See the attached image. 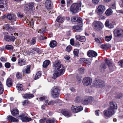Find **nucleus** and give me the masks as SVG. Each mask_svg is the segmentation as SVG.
Segmentation results:
<instances>
[{
	"mask_svg": "<svg viewBox=\"0 0 123 123\" xmlns=\"http://www.w3.org/2000/svg\"><path fill=\"white\" fill-rule=\"evenodd\" d=\"M61 89L58 86H54L51 89L52 96L54 98H56L59 97L60 91Z\"/></svg>",
	"mask_w": 123,
	"mask_h": 123,
	"instance_id": "4",
	"label": "nucleus"
},
{
	"mask_svg": "<svg viewBox=\"0 0 123 123\" xmlns=\"http://www.w3.org/2000/svg\"><path fill=\"white\" fill-rule=\"evenodd\" d=\"M80 61L81 62H84V63H88V59L86 58H80Z\"/></svg>",
	"mask_w": 123,
	"mask_h": 123,
	"instance_id": "40",
	"label": "nucleus"
},
{
	"mask_svg": "<svg viewBox=\"0 0 123 123\" xmlns=\"http://www.w3.org/2000/svg\"><path fill=\"white\" fill-rule=\"evenodd\" d=\"M80 98L78 97L77 96L76 97L75 100V101L76 103H78L80 101Z\"/></svg>",
	"mask_w": 123,
	"mask_h": 123,
	"instance_id": "55",
	"label": "nucleus"
},
{
	"mask_svg": "<svg viewBox=\"0 0 123 123\" xmlns=\"http://www.w3.org/2000/svg\"><path fill=\"white\" fill-rule=\"evenodd\" d=\"M53 66V68L55 71L52 77L55 79L57 77L63 74L64 72V68L62 64L57 62H55Z\"/></svg>",
	"mask_w": 123,
	"mask_h": 123,
	"instance_id": "1",
	"label": "nucleus"
},
{
	"mask_svg": "<svg viewBox=\"0 0 123 123\" xmlns=\"http://www.w3.org/2000/svg\"><path fill=\"white\" fill-rule=\"evenodd\" d=\"M5 48L9 50L13 49V47L11 45H7L6 46Z\"/></svg>",
	"mask_w": 123,
	"mask_h": 123,
	"instance_id": "45",
	"label": "nucleus"
},
{
	"mask_svg": "<svg viewBox=\"0 0 123 123\" xmlns=\"http://www.w3.org/2000/svg\"><path fill=\"white\" fill-rule=\"evenodd\" d=\"M92 82V79L90 77H85L83 80V85L86 86L90 85Z\"/></svg>",
	"mask_w": 123,
	"mask_h": 123,
	"instance_id": "10",
	"label": "nucleus"
},
{
	"mask_svg": "<svg viewBox=\"0 0 123 123\" xmlns=\"http://www.w3.org/2000/svg\"><path fill=\"white\" fill-rule=\"evenodd\" d=\"M72 49V47L70 45L68 46L66 48V50L68 52H69Z\"/></svg>",
	"mask_w": 123,
	"mask_h": 123,
	"instance_id": "49",
	"label": "nucleus"
},
{
	"mask_svg": "<svg viewBox=\"0 0 123 123\" xmlns=\"http://www.w3.org/2000/svg\"><path fill=\"white\" fill-rule=\"evenodd\" d=\"M5 67L7 68H9L11 66L10 64V63L9 62H6L5 64Z\"/></svg>",
	"mask_w": 123,
	"mask_h": 123,
	"instance_id": "54",
	"label": "nucleus"
},
{
	"mask_svg": "<svg viewBox=\"0 0 123 123\" xmlns=\"http://www.w3.org/2000/svg\"><path fill=\"white\" fill-rule=\"evenodd\" d=\"M11 112L12 115L14 116L18 115L19 113V111L17 109H13L11 111Z\"/></svg>",
	"mask_w": 123,
	"mask_h": 123,
	"instance_id": "30",
	"label": "nucleus"
},
{
	"mask_svg": "<svg viewBox=\"0 0 123 123\" xmlns=\"http://www.w3.org/2000/svg\"><path fill=\"white\" fill-rule=\"evenodd\" d=\"M16 76L17 78L18 79H21L22 77V76L21 73L18 72L17 73Z\"/></svg>",
	"mask_w": 123,
	"mask_h": 123,
	"instance_id": "43",
	"label": "nucleus"
},
{
	"mask_svg": "<svg viewBox=\"0 0 123 123\" xmlns=\"http://www.w3.org/2000/svg\"><path fill=\"white\" fill-rule=\"evenodd\" d=\"M18 117L21 118V120L23 122H29L31 120V118L28 117L24 113L22 114L21 115L19 116Z\"/></svg>",
	"mask_w": 123,
	"mask_h": 123,
	"instance_id": "13",
	"label": "nucleus"
},
{
	"mask_svg": "<svg viewBox=\"0 0 123 123\" xmlns=\"http://www.w3.org/2000/svg\"><path fill=\"white\" fill-rule=\"evenodd\" d=\"M106 68V64H102L100 67V69L101 72L104 71Z\"/></svg>",
	"mask_w": 123,
	"mask_h": 123,
	"instance_id": "37",
	"label": "nucleus"
},
{
	"mask_svg": "<svg viewBox=\"0 0 123 123\" xmlns=\"http://www.w3.org/2000/svg\"><path fill=\"white\" fill-rule=\"evenodd\" d=\"M35 4L34 3L31 2L28 4V6H25V8L27 11H30L33 12L35 10Z\"/></svg>",
	"mask_w": 123,
	"mask_h": 123,
	"instance_id": "6",
	"label": "nucleus"
},
{
	"mask_svg": "<svg viewBox=\"0 0 123 123\" xmlns=\"http://www.w3.org/2000/svg\"><path fill=\"white\" fill-rule=\"evenodd\" d=\"M50 61L49 60H46L45 61L43 64V67L45 68H46L50 64Z\"/></svg>",
	"mask_w": 123,
	"mask_h": 123,
	"instance_id": "31",
	"label": "nucleus"
},
{
	"mask_svg": "<svg viewBox=\"0 0 123 123\" xmlns=\"http://www.w3.org/2000/svg\"><path fill=\"white\" fill-rule=\"evenodd\" d=\"M80 44L79 43V42H75L73 46L76 47H79L80 46Z\"/></svg>",
	"mask_w": 123,
	"mask_h": 123,
	"instance_id": "56",
	"label": "nucleus"
},
{
	"mask_svg": "<svg viewBox=\"0 0 123 123\" xmlns=\"http://www.w3.org/2000/svg\"><path fill=\"white\" fill-rule=\"evenodd\" d=\"M55 121L54 119H50L47 120L46 121V123H54Z\"/></svg>",
	"mask_w": 123,
	"mask_h": 123,
	"instance_id": "46",
	"label": "nucleus"
},
{
	"mask_svg": "<svg viewBox=\"0 0 123 123\" xmlns=\"http://www.w3.org/2000/svg\"><path fill=\"white\" fill-rule=\"evenodd\" d=\"M7 18L12 21H15L16 20L15 16L12 13L7 14Z\"/></svg>",
	"mask_w": 123,
	"mask_h": 123,
	"instance_id": "18",
	"label": "nucleus"
},
{
	"mask_svg": "<svg viewBox=\"0 0 123 123\" xmlns=\"http://www.w3.org/2000/svg\"><path fill=\"white\" fill-rule=\"evenodd\" d=\"M104 85V82L102 80L98 79H95L94 81V85L97 87H102Z\"/></svg>",
	"mask_w": 123,
	"mask_h": 123,
	"instance_id": "8",
	"label": "nucleus"
},
{
	"mask_svg": "<svg viewBox=\"0 0 123 123\" xmlns=\"http://www.w3.org/2000/svg\"><path fill=\"white\" fill-rule=\"evenodd\" d=\"M31 66L30 65H28L26 66V69H23L22 70V72L23 74H28L31 72Z\"/></svg>",
	"mask_w": 123,
	"mask_h": 123,
	"instance_id": "23",
	"label": "nucleus"
},
{
	"mask_svg": "<svg viewBox=\"0 0 123 123\" xmlns=\"http://www.w3.org/2000/svg\"><path fill=\"white\" fill-rule=\"evenodd\" d=\"M106 61V63L107 64L110 69L112 70V69L113 68V64H112V62L111 60H105Z\"/></svg>",
	"mask_w": 123,
	"mask_h": 123,
	"instance_id": "29",
	"label": "nucleus"
},
{
	"mask_svg": "<svg viewBox=\"0 0 123 123\" xmlns=\"http://www.w3.org/2000/svg\"><path fill=\"white\" fill-rule=\"evenodd\" d=\"M4 88L2 83L0 81V94H2L3 92Z\"/></svg>",
	"mask_w": 123,
	"mask_h": 123,
	"instance_id": "39",
	"label": "nucleus"
},
{
	"mask_svg": "<svg viewBox=\"0 0 123 123\" xmlns=\"http://www.w3.org/2000/svg\"><path fill=\"white\" fill-rule=\"evenodd\" d=\"M0 60L1 61L5 62L7 61V59L6 58L2 57L0 58Z\"/></svg>",
	"mask_w": 123,
	"mask_h": 123,
	"instance_id": "62",
	"label": "nucleus"
},
{
	"mask_svg": "<svg viewBox=\"0 0 123 123\" xmlns=\"http://www.w3.org/2000/svg\"><path fill=\"white\" fill-rule=\"evenodd\" d=\"M77 25H75L73 27V28L74 29L75 31L76 32H80L82 30V27L83 26V23L82 22V24L81 23L77 24Z\"/></svg>",
	"mask_w": 123,
	"mask_h": 123,
	"instance_id": "11",
	"label": "nucleus"
},
{
	"mask_svg": "<svg viewBox=\"0 0 123 123\" xmlns=\"http://www.w3.org/2000/svg\"><path fill=\"white\" fill-rule=\"evenodd\" d=\"M74 56L77 57L78 56V54L79 52V50L77 49H75L74 51Z\"/></svg>",
	"mask_w": 123,
	"mask_h": 123,
	"instance_id": "44",
	"label": "nucleus"
},
{
	"mask_svg": "<svg viewBox=\"0 0 123 123\" xmlns=\"http://www.w3.org/2000/svg\"><path fill=\"white\" fill-rule=\"evenodd\" d=\"M93 98L92 97H90L88 99H87L89 103L92 102L93 100Z\"/></svg>",
	"mask_w": 123,
	"mask_h": 123,
	"instance_id": "57",
	"label": "nucleus"
},
{
	"mask_svg": "<svg viewBox=\"0 0 123 123\" xmlns=\"http://www.w3.org/2000/svg\"><path fill=\"white\" fill-rule=\"evenodd\" d=\"M112 38L111 36H106L105 37V40L109 42L111 40Z\"/></svg>",
	"mask_w": 123,
	"mask_h": 123,
	"instance_id": "47",
	"label": "nucleus"
},
{
	"mask_svg": "<svg viewBox=\"0 0 123 123\" xmlns=\"http://www.w3.org/2000/svg\"><path fill=\"white\" fill-rule=\"evenodd\" d=\"M94 25V29L97 31L100 30L103 27V24L99 21L95 22Z\"/></svg>",
	"mask_w": 123,
	"mask_h": 123,
	"instance_id": "9",
	"label": "nucleus"
},
{
	"mask_svg": "<svg viewBox=\"0 0 123 123\" xmlns=\"http://www.w3.org/2000/svg\"><path fill=\"white\" fill-rule=\"evenodd\" d=\"M46 120V118L42 119L39 120V122L41 123H43L45 122Z\"/></svg>",
	"mask_w": 123,
	"mask_h": 123,
	"instance_id": "58",
	"label": "nucleus"
},
{
	"mask_svg": "<svg viewBox=\"0 0 123 123\" xmlns=\"http://www.w3.org/2000/svg\"><path fill=\"white\" fill-rule=\"evenodd\" d=\"M45 103L46 104H45L46 105H53L55 103H56L55 101L54 100H51L49 102H48V101L46 100L45 102Z\"/></svg>",
	"mask_w": 123,
	"mask_h": 123,
	"instance_id": "33",
	"label": "nucleus"
},
{
	"mask_svg": "<svg viewBox=\"0 0 123 123\" xmlns=\"http://www.w3.org/2000/svg\"><path fill=\"white\" fill-rule=\"evenodd\" d=\"M95 41L98 43H102V41L100 38H95Z\"/></svg>",
	"mask_w": 123,
	"mask_h": 123,
	"instance_id": "53",
	"label": "nucleus"
},
{
	"mask_svg": "<svg viewBox=\"0 0 123 123\" xmlns=\"http://www.w3.org/2000/svg\"><path fill=\"white\" fill-rule=\"evenodd\" d=\"M5 28L6 29L8 30V31H12L14 30L13 29V27H11L10 25L9 24H7L5 25Z\"/></svg>",
	"mask_w": 123,
	"mask_h": 123,
	"instance_id": "36",
	"label": "nucleus"
},
{
	"mask_svg": "<svg viewBox=\"0 0 123 123\" xmlns=\"http://www.w3.org/2000/svg\"><path fill=\"white\" fill-rule=\"evenodd\" d=\"M36 38L35 37H33L32 38L31 40V41L30 43L31 45H34L36 42Z\"/></svg>",
	"mask_w": 123,
	"mask_h": 123,
	"instance_id": "42",
	"label": "nucleus"
},
{
	"mask_svg": "<svg viewBox=\"0 0 123 123\" xmlns=\"http://www.w3.org/2000/svg\"><path fill=\"white\" fill-rule=\"evenodd\" d=\"M112 10L110 8H109L107 10L105 13L107 15L109 16L112 14Z\"/></svg>",
	"mask_w": 123,
	"mask_h": 123,
	"instance_id": "35",
	"label": "nucleus"
},
{
	"mask_svg": "<svg viewBox=\"0 0 123 123\" xmlns=\"http://www.w3.org/2000/svg\"><path fill=\"white\" fill-rule=\"evenodd\" d=\"M110 105V107L109 108H110V109H112L114 111V109H117V104L115 102H111Z\"/></svg>",
	"mask_w": 123,
	"mask_h": 123,
	"instance_id": "26",
	"label": "nucleus"
},
{
	"mask_svg": "<svg viewBox=\"0 0 123 123\" xmlns=\"http://www.w3.org/2000/svg\"><path fill=\"white\" fill-rule=\"evenodd\" d=\"M7 119L10 121L12 122H18V120L16 118H15L14 117H12L11 116H8L7 117Z\"/></svg>",
	"mask_w": 123,
	"mask_h": 123,
	"instance_id": "25",
	"label": "nucleus"
},
{
	"mask_svg": "<svg viewBox=\"0 0 123 123\" xmlns=\"http://www.w3.org/2000/svg\"><path fill=\"white\" fill-rule=\"evenodd\" d=\"M17 64L19 66H23L26 64V61L23 59L20 58L18 60Z\"/></svg>",
	"mask_w": 123,
	"mask_h": 123,
	"instance_id": "21",
	"label": "nucleus"
},
{
	"mask_svg": "<svg viewBox=\"0 0 123 123\" xmlns=\"http://www.w3.org/2000/svg\"><path fill=\"white\" fill-rule=\"evenodd\" d=\"M12 81L11 78H8L6 80V85L8 87H10L12 86Z\"/></svg>",
	"mask_w": 123,
	"mask_h": 123,
	"instance_id": "24",
	"label": "nucleus"
},
{
	"mask_svg": "<svg viewBox=\"0 0 123 123\" xmlns=\"http://www.w3.org/2000/svg\"><path fill=\"white\" fill-rule=\"evenodd\" d=\"M4 38L6 41L9 42H13L16 39V38L14 36H4Z\"/></svg>",
	"mask_w": 123,
	"mask_h": 123,
	"instance_id": "17",
	"label": "nucleus"
},
{
	"mask_svg": "<svg viewBox=\"0 0 123 123\" xmlns=\"http://www.w3.org/2000/svg\"><path fill=\"white\" fill-rule=\"evenodd\" d=\"M42 74L41 71H39L37 73L35 78V80H36L39 78L41 76Z\"/></svg>",
	"mask_w": 123,
	"mask_h": 123,
	"instance_id": "38",
	"label": "nucleus"
},
{
	"mask_svg": "<svg viewBox=\"0 0 123 123\" xmlns=\"http://www.w3.org/2000/svg\"><path fill=\"white\" fill-rule=\"evenodd\" d=\"M105 7L104 6L100 5L98 6L95 11L97 14L100 17H99L101 19H103L105 18V17L101 15L105 11Z\"/></svg>",
	"mask_w": 123,
	"mask_h": 123,
	"instance_id": "3",
	"label": "nucleus"
},
{
	"mask_svg": "<svg viewBox=\"0 0 123 123\" xmlns=\"http://www.w3.org/2000/svg\"><path fill=\"white\" fill-rule=\"evenodd\" d=\"M111 7L113 9H115L116 8L115 3H114L111 5Z\"/></svg>",
	"mask_w": 123,
	"mask_h": 123,
	"instance_id": "61",
	"label": "nucleus"
},
{
	"mask_svg": "<svg viewBox=\"0 0 123 123\" xmlns=\"http://www.w3.org/2000/svg\"><path fill=\"white\" fill-rule=\"evenodd\" d=\"M76 39L81 42H85L86 40V38L84 36H81L79 35H77L75 36Z\"/></svg>",
	"mask_w": 123,
	"mask_h": 123,
	"instance_id": "19",
	"label": "nucleus"
},
{
	"mask_svg": "<svg viewBox=\"0 0 123 123\" xmlns=\"http://www.w3.org/2000/svg\"><path fill=\"white\" fill-rule=\"evenodd\" d=\"M51 1L50 0H47L46 1L45 6L47 9H49L51 8Z\"/></svg>",
	"mask_w": 123,
	"mask_h": 123,
	"instance_id": "28",
	"label": "nucleus"
},
{
	"mask_svg": "<svg viewBox=\"0 0 123 123\" xmlns=\"http://www.w3.org/2000/svg\"><path fill=\"white\" fill-rule=\"evenodd\" d=\"M62 114L64 116L68 117L71 116V114L69 111L67 109L62 110L61 111Z\"/></svg>",
	"mask_w": 123,
	"mask_h": 123,
	"instance_id": "20",
	"label": "nucleus"
},
{
	"mask_svg": "<svg viewBox=\"0 0 123 123\" xmlns=\"http://www.w3.org/2000/svg\"><path fill=\"white\" fill-rule=\"evenodd\" d=\"M70 43L73 46L74 44V39H71L70 41Z\"/></svg>",
	"mask_w": 123,
	"mask_h": 123,
	"instance_id": "59",
	"label": "nucleus"
},
{
	"mask_svg": "<svg viewBox=\"0 0 123 123\" xmlns=\"http://www.w3.org/2000/svg\"><path fill=\"white\" fill-rule=\"evenodd\" d=\"M56 45V42L55 41H53L49 43L50 46L52 48H54Z\"/></svg>",
	"mask_w": 123,
	"mask_h": 123,
	"instance_id": "34",
	"label": "nucleus"
},
{
	"mask_svg": "<svg viewBox=\"0 0 123 123\" xmlns=\"http://www.w3.org/2000/svg\"><path fill=\"white\" fill-rule=\"evenodd\" d=\"M105 25L106 27L110 28H112L114 27L113 25L109 23L108 21H106L105 24Z\"/></svg>",
	"mask_w": 123,
	"mask_h": 123,
	"instance_id": "32",
	"label": "nucleus"
},
{
	"mask_svg": "<svg viewBox=\"0 0 123 123\" xmlns=\"http://www.w3.org/2000/svg\"><path fill=\"white\" fill-rule=\"evenodd\" d=\"M16 87L18 90L21 91L23 90V86L21 84H18L17 85Z\"/></svg>",
	"mask_w": 123,
	"mask_h": 123,
	"instance_id": "41",
	"label": "nucleus"
},
{
	"mask_svg": "<svg viewBox=\"0 0 123 123\" xmlns=\"http://www.w3.org/2000/svg\"><path fill=\"white\" fill-rule=\"evenodd\" d=\"M37 32L40 33H43L45 32V28H41V29L37 30Z\"/></svg>",
	"mask_w": 123,
	"mask_h": 123,
	"instance_id": "48",
	"label": "nucleus"
},
{
	"mask_svg": "<svg viewBox=\"0 0 123 123\" xmlns=\"http://www.w3.org/2000/svg\"><path fill=\"white\" fill-rule=\"evenodd\" d=\"M114 36L117 37H123V30L121 29H115L113 31Z\"/></svg>",
	"mask_w": 123,
	"mask_h": 123,
	"instance_id": "5",
	"label": "nucleus"
},
{
	"mask_svg": "<svg viewBox=\"0 0 123 123\" xmlns=\"http://www.w3.org/2000/svg\"><path fill=\"white\" fill-rule=\"evenodd\" d=\"M65 18L63 17L59 16L57 17L56 20L59 23H62L64 21Z\"/></svg>",
	"mask_w": 123,
	"mask_h": 123,
	"instance_id": "27",
	"label": "nucleus"
},
{
	"mask_svg": "<svg viewBox=\"0 0 123 123\" xmlns=\"http://www.w3.org/2000/svg\"><path fill=\"white\" fill-rule=\"evenodd\" d=\"M72 111L75 113H77L80 112L83 109V107L81 106H74L71 107Z\"/></svg>",
	"mask_w": 123,
	"mask_h": 123,
	"instance_id": "14",
	"label": "nucleus"
},
{
	"mask_svg": "<svg viewBox=\"0 0 123 123\" xmlns=\"http://www.w3.org/2000/svg\"><path fill=\"white\" fill-rule=\"evenodd\" d=\"M47 98V97L44 96L40 97L39 99L40 101H43V100Z\"/></svg>",
	"mask_w": 123,
	"mask_h": 123,
	"instance_id": "60",
	"label": "nucleus"
},
{
	"mask_svg": "<svg viewBox=\"0 0 123 123\" xmlns=\"http://www.w3.org/2000/svg\"><path fill=\"white\" fill-rule=\"evenodd\" d=\"M22 96L24 98L28 99L33 97L34 95L32 94L26 93L23 94Z\"/></svg>",
	"mask_w": 123,
	"mask_h": 123,
	"instance_id": "22",
	"label": "nucleus"
},
{
	"mask_svg": "<svg viewBox=\"0 0 123 123\" xmlns=\"http://www.w3.org/2000/svg\"><path fill=\"white\" fill-rule=\"evenodd\" d=\"M7 4L6 0H0V8L3 9L5 8L4 9L2 10L3 11H6L7 10V8L6 7Z\"/></svg>",
	"mask_w": 123,
	"mask_h": 123,
	"instance_id": "12",
	"label": "nucleus"
},
{
	"mask_svg": "<svg viewBox=\"0 0 123 123\" xmlns=\"http://www.w3.org/2000/svg\"><path fill=\"white\" fill-rule=\"evenodd\" d=\"M87 54L88 56L91 57H95L97 55V54L96 52L91 50L87 52Z\"/></svg>",
	"mask_w": 123,
	"mask_h": 123,
	"instance_id": "16",
	"label": "nucleus"
},
{
	"mask_svg": "<svg viewBox=\"0 0 123 123\" xmlns=\"http://www.w3.org/2000/svg\"><path fill=\"white\" fill-rule=\"evenodd\" d=\"M99 0H92V2L96 4H97L99 1Z\"/></svg>",
	"mask_w": 123,
	"mask_h": 123,
	"instance_id": "63",
	"label": "nucleus"
},
{
	"mask_svg": "<svg viewBox=\"0 0 123 123\" xmlns=\"http://www.w3.org/2000/svg\"><path fill=\"white\" fill-rule=\"evenodd\" d=\"M71 20L72 22H76L77 24L81 23L82 24V19L80 17H73L71 18Z\"/></svg>",
	"mask_w": 123,
	"mask_h": 123,
	"instance_id": "15",
	"label": "nucleus"
},
{
	"mask_svg": "<svg viewBox=\"0 0 123 123\" xmlns=\"http://www.w3.org/2000/svg\"><path fill=\"white\" fill-rule=\"evenodd\" d=\"M115 113L114 111L110 109L109 108L107 110H105L104 111V114L106 117H110L113 115Z\"/></svg>",
	"mask_w": 123,
	"mask_h": 123,
	"instance_id": "7",
	"label": "nucleus"
},
{
	"mask_svg": "<svg viewBox=\"0 0 123 123\" xmlns=\"http://www.w3.org/2000/svg\"><path fill=\"white\" fill-rule=\"evenodd\" d=\"M79 70L80 74H83L84 73V69L83 68H80L79 69Z\"/></svg>",
	"mask_w": 123,
	"mask_h": 123,
	"instance_id": "52",
	"label": "nucleus"
},
{
	"mask_svg": "<svg viewBox=\"0 0 123 123\" xmlns=\"http://www.w3.org/2000/svg\"><path fill=\"white\" fill-rule=\"evenodd\" d=\"M82 104L84 105H87L89 103L87 99H86L82 101Z\"/></svg>",
	"mask_w": 123,
	"mask_h": 123,
	"instance_id": "50",
	"label": "nucleus"
},
{
	"mask_svg": "<svg viewBox=\"0 0 123 123\" xmlns=\"http://www.w3.org/2000/svg\"><path fill=\"white\" fill-rule=\"evenodd\" d=\"M81 3H74L72 4L70 7V11L73 13L78 12L81 9Z\"/></svg>",
	"mask_w": 123,
	"mask_h": 123,
	"instance_id": "2",
	"label": "nucleus"
},
{
	"mask_svg": "<svg viewBox=\"0 0 123 123\" xmlns=\"http://www.w3.org/2000/svg\"><path fill=\"white\" fill-rule=\"evenodd\" d=\"M122 96L121 93L117 94L116 95L115 97L117 98H120L122 97Z\"/></svg>",
	"mask_w": 123,
	"mask_h": 123,
	"instance_id": "51",
	"label": "nucleus"
},
{
	"mask_svg": "<svg viewBox=\"0 0 123 123\" xmlns=\"http://www.w3.org/2000/svg\"><path fill=\"white\" fill-rule=\"evenodd\" d=\"M29 101L27 100H25L23 102V105H24L28 104Z\"/></svg>",
	"mask_w": 123,
	"mask_h": 123,
	"instance_id": "64",
	"label": "nucleus"
}]
</instances>
